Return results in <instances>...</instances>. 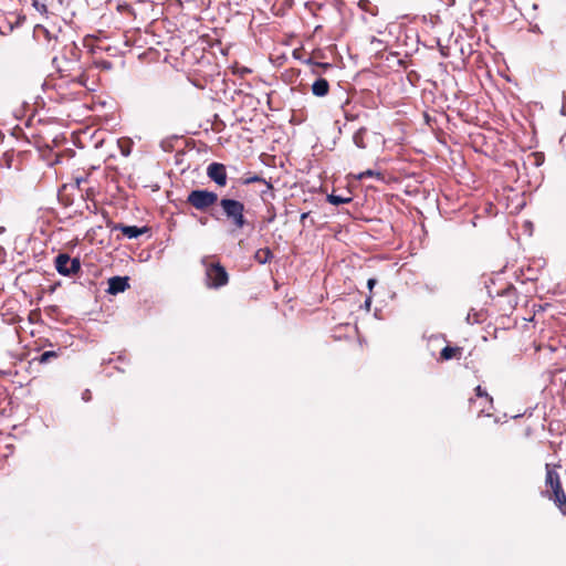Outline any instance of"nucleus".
<instances>
[{
  "mask_svg": "<svg viewBox=\"0 0 566 566\" xmlns=\"http://www.w3.org/2000/svg\"><path fill=\"white\" fill-rule=\"evenodd\" d=\"M560 464L546 463L545 491L543 495L553 501L563 515H566V493L563 489L557 469Z\"/></svg>",
  "mask_w": 566,
  "mask_h": 566,
  "instance_id": "f257e3e1",
  "label": "nucleus"
},
{
  "mask_svg": "<svg viewBox=\"0 0 566 566\" xmlns=\"http://www.w3.org/2000/svg\"><path fill=\"white\" fill-rule=\"evenodd\" d=\"M222 216L230 223L233 230H242L251 226V222L245 217V206L242 201L223 197L219 201Z\"/></svg>",
  "mask_w": 566,
  "mask_h": 566,
  "instance_id": "f03ea898",
  "label": "nucleus"
},
{
  "mask_svg": "<svg viewBox=\"0 0 566 566\" xmlns=\"http://www.w3.org/2000/svg\"><path fill=\"white\" fill-rule=\"evenodd\" d=\"M201 263L205 266L207 287L218 290L229 283V274L219 261L206 256Z\"/></svg>",
  "mask_w": 566,
  "mask_h": 566,
  "instance_id": "7ed1b4c3",
  "label": "nucleus"
},
{
  "mask_svg": "<svg viewBox=\"0 0 566 566\" xmlns=\"http://www.w3.org/2000/svg\"><path fill=\"white\" fill-rule=\"evenodd\" d=\"M57 71L62 78L67 82L85 87L88 91H95L93 86L88 84V74L86 69L80 65L77 62L65 61L64 65H59Z\"/></svg>",
  "mask_w": 566,
  "mask_h": 566,
  "instance_id": "20e7f679",
  "label": "nucleus"
},
{
  "mask_svg": "<svg viewBox=\"0 0 566 566\" xmlns=\"http://www.w3.org/2000/svg\"><path fill=\"white\" fill-rule=\"evenodd\" d=\"M219 201L218 193L207 189L191 190L186 199L187 205L202 212L208 211L216 203H219Z\"/></svg>",
  "mask_w": 566,
  "mask_h": 566,
  "instance_id": "39448f33",
  "label": "nucleus"
},
{
  "mask_svg": "<svg viewBox=\"0 0 566 566\" xmlns=\"http://www.w3.org/2000/svg\"><path fill=\"white\" fill-rule=\"evenodd\" d=\"M55 269L64 276L74 275L81 270V262L77 258L71 259L66 253H60L55 258Z\"/></svg>",
  "mask_w": 566,
  "mask_h": 566,
  "instance_id": "423d86ee",
  "label": "nucleus"
},
{
  "mask_svg": "<svg viewBox=\"0 0 566 566\" xmlns=\"http://www.w3.org/2000/svg\"><path fill=\"white\" fill-rule=\"evenodd\" d=\"M207 176L219 187L227 185V168L221 163H211L207 167Z\"/></svg>",
  "mask_w": 566,
  "mask_h": 566,
  "instance_id": "0eeeda50",
  "label": "nucleus"
},
{
  "mask_svg": "<svg viewBox=\"0 0 566 566\" xmlns=\"http://www.w3.org/2000/svg\"><path fill=\"white\" fill-rule=\"evenodd\" d=\"M470 408L478 412V416H486L492 417L494 412V403L493 398L488 395V401L484 398H470L469 399Z\"/></svg>",
  "mask_w": 566,
  "mask_h": 566,
  "instance_id": "6e6552de",
  "label": "nucleus"
},
{
  "mask_svg": "<svg viewBox=\"0 0 566 566\" xmlns=\"http://www.w3.org/2000/svg\"><path fill=\"white\" fill-rule=\"evenodd\" d=\"M22 156L23 153L15 154L13 149H9L2 154L0 158V166L7 169L14 168L19 170L21 169Z\"/></svg>",
  "mask_w": 566,
  "mask_h": 566,
  "instance_id": "1a4fd4ad",
  "label": "nucleus"
},
{
  "mask_svg": "<svg viewBox=\"0 0 566 566\" xmlns=\"http://www.w3.org/2000/svg\"><path fill=\"white\" fill-rule=\"evenodd\" d=\"M127 289H129L128 276H113L108 279V294L116 295L118 293L125 292Z\"/></svg>",
  "mask_w": 566,
  "mask_h": 566,
  "instance_id": "9d476101",
  "label": "nucleus"
},
{
  "mask_svg": "<svg viewBox=\"0 0 566 566\" xmlns=\"http://www.w3.org/2000/svg\"><path fill=\"white\" fill-rule=\"evenodd\" d=\"M115 229L119 230L122 234L128 239H135L139 235L146 233L148 231L147 227H137V226H125V224H118L115 227Z\"/></svg>",
  "mask_w": 566,
  "mask_h": 566,
  "instance_id": "9b49d317",
  "label": "nucleus"
},
{
  "mask_svg": "<svg viewBox=\"0 0 566 566\" xmlns=\"http://www.w3.org/2000/svg\"><path fill=\"white\" fill-rule=\"evenodd\" d=\"M329 92V83L327 80L323 77H318L313 84H312V93L313 95L317 97H324Z\"/></svg>",
  "mask_w": 566,
  "mask_h": 566,
  "instance_id": "f8f14e48",
  "label": "nucleus"
},
{
  "mask_svg": "<svg viewBox=\"0 0 566 566\" xmlns=\"http://www.w3.org/2000/svg\"><path fill=\"white\" fill-rule=\"evenodd\" d=\"M463 348L459 346H446L440 352L441 360L460 359L462 356Z\"/></svg>",
  "mask_w": 566,
  "mask_h": 566,
  "instance_id": "ddd939ff",
  "label": "nucleus"
},
{
  "mask_svg": "<svg viewBox=\"0 0 566 566\" xmlns=\"http://www.w3.org/2000/svg\"><path fill=\"white\" fill-rule=\"evenodd\" d=\"M241 184L242 185H250V184H263L265 187H266V190H262L261 191V195L264 196L268 190L272 191L273 190V186L271 182L266 181L263 177L259 176V175H253V176H249V177H245L241 180Z\"/></svg>",
  "mask_w": 566,
  "mask_h": 566,
  "instance_id": "4468645a",
  "label": "nucleus"
},
{
  "mask_svg": "<svg viewBox=\"0 0 566 566\" xmlns=\"http://www.w3.org/2000/svg\"><path fill=\"white\" fill-rule=\"evenodd\" d=\"M273 258V253L269 248H261L254 253V260L260 264L270 262Z\"/></svg>",
  "mask_w": 566,
  "mask_h": 566,
  "instance_id": "2eb2a0df",
  "label": "nucleus"
},
{
  "mask_svg": "<svg viewBox=\"0 0 566 566\" xmlns=\"http://www.w3.org/2000/svg\"><path fill=\"white\" fill-rule=\"evenodd\" d=\"M366 136H367V128L360 127L354 135H353V142L354 144L360 148L365 149L367 147L366 144Z\"/></svg>",
  "mask_w": 566,
  "mask_h": 566,
  "instance_id": "dca6fc26",
  "label": "nucleus"
},
{
  "mask_svg": "<svg viewBox=\"0 0 566 566\" xmlns=\"http://www.w3.org/2000/svg\"><path fill=\"white\" fill-rule=\"evenodd\" d=\"M353 200L352 197H342V196H338V195H335V193H331L327 196V201L334 206H338V205H343V203H348Z\"/></svg>",
  "mask_w": 566,
  "mask_h": 566,
  "instance_id": "f3484780",
  "label": "nucleus"
},
{
  "mask_svg": "<svg viewBox=\"0 0 566 566\" xmlns=\"http://www.w3.org/2000/svg\"><path fill=\"white\" fill-rule=\"evenodd\" d=\"M60 355V352H56V350H46L44 353H42L40 355V357L38 358V361L40 364H46L49 363L51 359L53 358H57Z\"/></svg>",
  "mask_w": 566,
  "mask_h": 566,
  "instance_id": "a211bd4d",
  "label": "nucleus"
},
{
  "mask_svg": "<svg viewBox=\"0 0 566 566\" xmlns=\"http://www.w3.org/2000/svg\"><path fill=\"white\" fill-rule=\"evenodd\" d=\"M369 177H376V178H378V179H381V178H382V177H381V172H379V171H375V170H371V169H367V170H365V171H363V172L358 174L355 178H356L357 180H363V179H365V178H369Z\"/></svg>",
  "mask_w": 566,
  "mask_h": 566,
  "instance_id": "6ab92c4d",
  "label": "nucleus"
},
{
  "mask_svg": "<svg viewBox=\"0 0 566 566\" xmlns=\"http://www.w3.org/2000/svg\"><path fill=\"white\" fill-rule=\"evenodd\" d=\"M32 1V6L33 8L40 12L41 14L43 15H48L49 11H48V7L46 4L44 3H41L39 0H31Z\"/></svg>",
  "mask_w": 566,
  "mask_h": 566,
  "instance_id": "aec40b11",
  "label": "nucleus"
},
{
  "mask_svg": "<svg viewBox=\"0 0 566 566\" xmlns=\"http://www.w3.org/2000/svg\"><path fill=\"white\" fill-rule=\"evenodd\" d=\"M276 218V211H275V207L270 203L269 207H268V216L264 218V221L266 223H272Z\"/></svg>",
  "mask_w": 566,
  "mask_h": 566,
  "instance_id": "412c9836",
  "label": "nucleus"
},
{
  "mask_svg": "<svg viewBox=\"0 0 566 566\" xmlns=\"http://www.w3.org/2000/svg\"><path fill=\"white\" fill-rule=\"evenodd\" d=\"M308 63L314 65V69H313L314 74H319V71H318L319 69L327 70V69L332 67V65L329 63L312 62L311 60L308 61Z\"/></svg>",
  "mask_w": 566,
  "mask_h": 566,
  "instance_id": "4be33fe9",
  "label": "nucleus"
},
{
  "mask_svg": "<svg viewBox=\"0 0 566 566\" xmlns=\"http://www.w3.org/2000/svg\"><path fill=\"white\" fill-rule=\"evenodd\" d=\"M474 392H475V398H484L485 401H488V391L485 389H483L481 386H476L474 388Z\"/></svg>",
  "mask_w": 566,
  "mask_h": 566,
  "instance_id": "5701e85b",
  "label": "nucleus"
},
{
  "mask_svg": "<svg viewBox=\"0 0 566 566\" xmlns=\"http://www.w3.org/2000/svg\"><path fill=\"white\" fill-rule=\"evenodd\" d=\"M82 399L84 401H90L92 399V394H91V390L90 389H85L83 392H82Z\"/></svg>",
  "mask_w": 566,
  "mask_h": 566,
  "instance_id": "b1692460",
  "label": "nucleus"
},
{
  "mask_svg": "<svg viewBox=\"0 0 566 566\" xmlns=\"http://www.w3.org/2000/svg\"><path fill=\"white\" fill-rule=\"evenodd\" d=\"M376 283H377L376 279H369L367 282L368 289L371 291Z\"/></svg>",
  "mask_w": 566,
  "mask_h": 566,
  "instance_id": "393cba45",
  "label": "nucleus"
},
{
  "mask_svg": "<svg viewBox=\"0 0 566 566\" xmlns=\"http://www.w3.org/2000/svg\"><path fill=\"white\" fill-rule=\"evenodd\" d=\"M310 217V212H304L301 214V222L304 223L305 220H307V218Z\"/></svg>",
  "mask_w": 566,
  "mask_h": 566,
  "instance_id": "a878e982",
  "label": "nucleus"
},
{
  "mask_svg": "<svg viewBox=\"0 0 566 566\" xmlns=\"http://www.w3.org/2000/svg\"><path fill=\"white\" fill-rule=\"evenodd\" d=\"M71 0H59V3L62 6H69Z\"/></svg>",
  "mask_w": 566,
  "mask_h": 566,
  "instance_id": "bb28decb",
  "label": "nucleus"
},
{
  "mask_svg": "<svg viewBox=\"0 0 566 566\" xmlns=\"http://www.w3.org/2000/svg\"><path fill=\"white\" fill-rule=\"evenodd\" d=\"M86 181L85 178H76V185L80 187L81 182Z\"/></svg>",
  "mask_w": 566,
  "mask_h": 566,
  "instance_id": "cd10ccee",
  "label": "nucleus"
},
{
  "mask_svg": "<svg viewBox=\"0 0 566 566\" xmlns=\"http://www.w3.org/2000/svg\"><path fill=\"white\" fill-rule=\"evenodd\" d=\"M102 66L104 69H109L111 67V63L105 61V62L102 63Z\"/></svg>",
  "mask_w": 566,
  "mask_h": 566,
  "instance_id": "c85d7f7f",
  "label": "nucleus"
},
{
  "mask_svg": "<svg viewBox=\"0 0 566 566\" xmlns=\"http://www.w3.org/2000/svg\"><path fill=\"white\" fill-rule=\"evenodd\" d=\"M370 303H371V297L369 296V297H367L365 304H366L367 307H369Z\"/></svg>",
  "mask_w": 566,
  "mask_h": 566,
  "instance_id": "c756f323",
  "label": "nucleus"
},
{
  "mask_svg": "<svg viewBox=\"0 0 566 566\" xmlns=\"http://www.w3.org/2000/svg\"><path fill=\"white\" fill-rule=\"evenodd\" d=\"M45 38H49V31L44 29Z\"/></svg>",
  "mask_w": 566,
  "mask_h": 566,
  "instance_id": "7c9ffc66",
  "label": "nucleus"
}]
</instances>
